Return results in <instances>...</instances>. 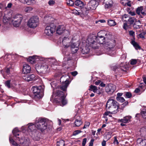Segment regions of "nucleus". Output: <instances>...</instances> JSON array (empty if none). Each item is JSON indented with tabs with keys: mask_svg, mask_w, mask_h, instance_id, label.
Instances as JSON below:
<instances>
[{
	"mask_svg": "<svg viewBox=\"0 0 146 146\" xmlns=\"http://www.w3.org/2000/svg\"><path fill=\"white\" fill-rule=\"evenodd\" d=\"M146 33L145 32H143L139 35V36L141 38H144V35H145Z\"/></svg>",
	"mask_w": 146,
	"mask_h": 146,
	"instance_id": "6e6d98bb",
	"label": "nucleus"
},
{
	"mask_svg": "<svg viewBox=\"0 0 146 146\" xmlns=\"http://www.w3.org/2000/svg\"><path fill=\"white\" fill-rule=\"evenodd\" d=\"M129 34L130 35L132 36L133 38H135V32L132 31H129Z\"/></svg>",
	"mask_w": 146,
	"mask_h": 146,
	"instance_id": "864d4df0",
	"label": "nucleus"
},
{
	"mask_svg": "<svg viewBox=\"0 0 146 146\" xmlns=\"http://www.w3.org/2000/svg\"><path fill=\"white\" fill-rule=\"evenodd\" d=\"M126 5L128 6L131 7V1H130L127 0Z\"/></svg>",
	"mask_w": 146,
	"mask_h": 146,
	"instance_id": "338daca9",
	"label": "nucleus"
},
{
	"mask_svg": "<svg viewBox=\"0 0 146 146\" xmlns=\"http://www.w3.org/2000/svg\"><path fill=\"white\" fill-rule=\"evenodd\" d=\"M126 97L127 98H129L132 95L131 93L129 92H126L125 94Z\"/></svg>",
	"mask_w": 146,
	"mask_h": 146,
	"instance_id": "13d9d810",
	"label": "nucleus"
},
{
	"mask_svg": "<svg viewBox=\"0 0 146 146\" xmlns=\"http://www.w3.org/2000/svg\"><path fill=\"white\" fill-rule=\"evenodd\" d=\"M39 19L37 16H33L28 20L27 25L30 28L34 29L39 25Z\"/></svg>",
	"mask_w": 146,
	"mask_h": 146,
	"instance_id": "20e7f679",
	"label": "nucleus"
},
{
	"mask_svg": "<svg viewBox=\"0 0 146 146\" xmlns=\"http://www.w3.org/2000/svg\"><path fill=\"white\" fill-rule=\"evenodd\" d=\"M23 17L22 15L20 14L16 15L12 18V22L14 26L17 27L19 26Z\"/></svg>",
	"mask_w": 146,
	"mask_h": 146,
	"instance_id": "0eeeda50",
	"label": "nucleus"
},
{
	"mask_svg": "<svg viewBox=\"0 0 146 146\" xmlns=\"http://www.w3.org/2000/svg\"><path fill=\"white\" fill-rule=\"evenodd\" d=\"M94 140L93 139H92L91 140L89 143V146H93Z\"/></svg>",
	"mask_w": 146,
	"mask_h": 146,
	"instance_id": "69168bd1",
	"label": "nucleus"
},
{
	"mask_svg": "<svg viewBox=\"0 0 146 146\" xmlns=\"http://www.w3.org/2000/svg\"><path fill=\"white\" fill-rule=\"evenodd\" d=\"M70 40L67 36H65L63 38L62 43L64 48H68V47L70 45Z\"/></svg>",
	"mask_w": 146,
	"mask_h": 146,
	"instance_id": "f3484780",
	"label": "nucleus"
},
{
	"mask_svg": "<svg viewBox=\"0 0 146 146\" xmlns=\"http://www.w3.org/2000/svg\"><path fill=\"white\" fill-rule=\"evenodd\" d=\"M137 144L138 146H146V139L139 138L137 139Z\"/></svg>",
	"mask_w": 146,
	"mask_h": 146,
	"instance_id": "aec40b11",
	"label": "nucleus"
},
{
	"mask_svg": "<svg viewBox=\"0 0 146 146\" xmlns=\"http://www.w3.org/2000/svg\"><path fill=\"white\" fill-rule=\"evenodd\" d=\"M90 51L89 49L87 47L83 48L82 50V53L83 54H85L88 53Z\"/></svg>",
	"mask_w": 146,
	"mask_h": 146,
	"instance_id": "c9c22d12",
	"label": "nucleus"
},
{
	"mask_svg": "<svg viewBox=\"0 0 146 146\" xmlns=\"http://www.w3.org/2000/svg\"><path fill=\"white\" fill-rule=\"evenodd\" d=\"M109 53L110 54V55H111V56H113L114 55L115 52L114 51H111V50H110Z\"/></svg>",
	"mask_w": 146,
	"mask_h": 146,
	"instance_id": "774afa93",
	"label": "nucleus"
},
{
	"mask_svg": "<svg viewBox=\"0 0 146 146\" xmlns=\"http://www.w3.org/2000/svg\"><path fill=\"white\" fill-rule=\"evenodd\" d=\"M142 117L144 118H146V109L144 110L141 112Z\"/></svg>",
	"mask_w": 146,
	"mask_h": 146,
	"instance_id": "8fccbe9b",
	"label": "nucleus"
},
{
	"mask_svg": "<svg viewBox=\"0 0 146 146\" xmlns=\"http://www.w3.org/2000/svg\"><path fill=\"white\" fill-rule=\"evenodd\" d=\"M72 58L69 56L65 57L64 58V61L62 62V66H64L67 64L68 61L71 60Z\"/></svg>",
	"mask_w": 146,
	"mask_h": 146,
	"instance_id": "bb28decb",
	"label": "nucleus"
},
{
	"mask_svg": "<svg viewBox=\"0 0 146 146\" xmlns=\"http://www.w3.org/2000/svg\"><path fill=\"white\" fill-rule=\"evenodd\" d=\"M108 24L110 26H114L116 25L115 21L112 19H108Z\"/></svg>",
	"mask_w": 146,
	"mask_h": 146,
	"instance_id": "f704fd0d",
	"label": "nucleus"
},
{
	"mask_svg": "<svg viewBox=\"0 0 146 146\" xmlns=\"http://www.w3.org/2000/svg\"><path fill=\"white\" fill-rule=\"evenodd\" d=\"M29 124V125L28 127L29 131L35 132V131H36V130L35 129V127H36V123L34 125L33 123H30Z\"/></svg>",
	"mask_w": 146,
	"mask_h": 146,
	"instance_id": "5701e85b",
	"label": "nucleus"
},
{
	"mask_svg": "<svg viewBox=\"0 0 146 146\" xmlns=\"http://www.w3.org/2000/svg\"><path fill=\"white\" fill-rule=\"evenodd\" d=\"M36 56H30L27 59V61L31 63L32 64H33L35 63L36 61Z\"/></svg>",
	"mask_w": 146,
	"mask_h": 146,
	"instance_id": "c756f323",
	"label": "nucleus"
},
{
	"mask_svg": "<svg viewBox=\"0 0 146 146\" xmlns=\"http://www.w3.org/2000/svg\"><path fill=\"white\" fill-rule=\"evenodd\" d=\"M140 23L139 20H138V21H135L133 25V27L136 29L139 28L140 27Z\"/></svg>",
	"mask_w": 146,
	"mask_h": 146,
	"instance_id": "58836bf2",
	"label": "nucleus"
},
{
	"mask_svg": "<svg viewBox=\"0 0 146 146\" xmlns=\"http://www.w3.org/2000/svg\"><path fill=\"white\" fill-rule=\"evenodd\" d=\"M68 78L65 79L64 81V83H63L60 86V89L64 91H66L67 88L69 84V81L67 80Z\"/></svg>",
	"mask_w": 146,
	"mask_h": 146,
	"instance_id": "412c9836",
	"label": "nucleus"
},
{
	"mask_svg": "<svg viewBox=\"0 0 146 146\" xmlns=\"http://www.w3.org/2000/svg\"><path fill=\"white\" fill-rule=\"evenodd\" d=\"M105 90L107 93H113L115 90V86L112 84H110L106 86Z\"/></svg>",
	"mask_w": 146,
	"mask_h": 146,
	"instance_id": "2eb2a0df",
	"label": "nucleus"
},
{
	"mask_svg": "<svg viewBox=\"0 0 146 146\" xmlns=\"http://www.w3.org/2000/svg\"><path fill=\"white\" fill-rule=\"evenodd\" d=\"M96 36L90 35L88 37L86 41V43L88 46L91 47L93 48H96L95 45H96Z\"/></svg>",
	"mask_w": 146,
	"mask_h": 146,
	"instance_id": "1a4fd4ad",
	"label": "nucleus"
},
{
	"mask_svg": "<svg viewBox=\"0 0 146 146\" xmlns=\"http://www.w3.org/2000/svg\"><path fill=\"white\" fill-rule=\"evenodd\" d=\"M46 119L42 118H37L36 122V128L41 131H44L47 128V123Z\"/></svg>",
	"mask_w": 146,
	"mask_h": 146,
	"instance_id": "f03ea898",
	"label": "nucleus"
},
{
	"mask_svg": "<svg viewBox=\"0 0 146 146\" xmlns=\"http://www.w3.org/2000/svg\"><path fill=\"white\" fill-rule=\"evenodd\" d=\"M20 1L24 3H27L28 5L33 4L35 3L34 0H19Z\"/></svg>",
	"mask_w": 146,
	"mask_h": 146,
	"instance_id": "c85d7f7f",
	"label": "nucleus"
},
{
	"mask_svg": "<svg viewBox=\"0 0 146 146\" xmlns=\"http://www.w3.org/2000/svg\"><path fill=\"white\" fill-rule=\"evenodd\" d=\"M76 46V47H75V48H73V47L72 46V48H71V50L73 53H76L79 49L78 45H77Z\"/></svg>",
	"mask_w": 146,
	"mask_h": 146,
	"instance_id": "ea45409f",
	"label": "nucleus"
},
{
	"mask_svg": "<svg viewBox=\"0 0 146 146\" xmlns=\"http://www.w3.org/2000/svg\"><path fill=\"white\" fill-rule=\"evenodd\" d=\"M98 5V3L95 0H91L88 3L87 9L88 10L95 9Z\"/></svg>",
	"mask_w": 146,
	"mask_h": 146,
	"instance_id": "9b49d317",
	"label": "nucleus"
},
{
	"mask_svg": "<svg viewBox=\"0 0 146 146\" xmlns=\"http://www.w3.org/2000/svg\"><path fill=\"white\" fill-rule=\"evenodd\" d=\"M116 99L118 101L121 102H123L125 101L124 99L122 97H117L116 98Z\"/></svg>",
	"mask_w": 146,
	"mask_h": 146,
	"instance_id": "de8ad7c7",
	"label": "nucleus"
},
{
	"mask_svg": "<svg viewBox=\"0 0 146 146\" xmlns=\"http://www.w3.org/2000/svg\"><path fill=\"white\" fill-rule=\"evenodd\" d=\"M54 96L55 97L58 96L60 98L59 100H57V101L58 102H60L61 103L60 105L63 106L67 104V101L65 99V97L63 92L57 90L54 94H53L52 96Z\"/></svg>",
	"mask_w": 146,
	"mask_h": 146,
	"instance_id": "7ed1b4c3",
	"label": "nucleus"
},
{
	"mask_svg": "<svg viewBox=\"0 0 146 146\" xmlns=\"http://www.w3.org/2000/svg\"><path fill=\"white\" fill-rule=\"evenodd\" d=\"M9 18H8L7 16V15H5L3 18V23L5 24L6 23H7L9 21Z\"/></svg>",
	"mask_w": 146,
	"mask_h": 146,
	"instance_id": "37998d69",
	"label": "nucleus"
},
{
	"mask_svg": "<svg viewBox=\"0 0 146 146\" xmlns=\"http://www.w3.org/2000/svg\"><path fill=\"white\" fill-rule=\"evenodd\" d=\"M89 90L93 91L94 93L97 92L98 89L97 87L95 86L91 85L89 87Z\"/></svg>",
	"mask_w": 146,
	"mask_h": 146,
	"instance_id": "2f4dec72",
	"label": "nucleus"
},
{
	"mask_svg": "<svg viewBox=\"0 0 146 146\" xmlns=\"http://www.w3.org/2000/svg\"><path fill=\"white\" fill-rule=\"evenodd\" d=\"M19 143L23 146H29L30 144L29 139L23 138L19 140Z\"/></svg>",
	"mask_w": 146,
	"mask_h": 146,
	"instance_id": "4468645a",
	"label": "nucleus"
},
{
	"mask_svg": "<svg viewBox=\"0 0 146 146\" xmlns=\"http://www.w3.org/2000/svg\"><path fill=\"white\" fill-rule=\"evenodd\" d=\"M81 131L80 130H76L73 133V135H76L79 133H81Z\"/></svg>",
	"mask_w": 146,
	"mask_h": 146,
	"instance_id": "052dcab7",
	"label": "nucleus"
},
{
	"mask_svg": "<svg viewBox=\"0 0 146 146\" xmlns=\"http://www.w3.org/2000/svg\"><path fill=\"white\" fill-rule=\"evenodd\" d=\"M74 3L72 0H67V4L70 6H72L74 5Z\"/></svg>",
	"mask_w": 146,
	"mask_h": 146,
	"instance_id": "c03bdc74",
	"label": "nucleus"
},
{
	"mask_svg": "<svg viewBox=\"0 0 146 146\" xmlns=\"http://www.w3.org/2000/svg\"><path fill=\"white\" fill-rule=\"evenodd\" d=\"M112 36L111 35V37L110 38L106 40L105 44L106 46L108 47L109 49L113 48L115 45V40L111 39Z\"/></svg>",
	"mask_w": 146,
	"mask_h": 146,
	"instance_id": "f8f14e48",
	"label": "nucleus"
},
{
	"mask_svg": "<svg viewBox=\"0 0 146 146\" xmlns=\"http://www.w3.org/2000/svg\"><path fill=\"white\" fill-rule=\"evenodd\" d=\"M90 125V123L88 121H86L85 122L84 125L83 127V129L86 128L88 127Z\"/></svg>",
	"mask_w": 146,
	"mask_h": 146,
	"instance_id": "5fc2aeb1",
	"label": "nucleus"
},
{
	"mask_svg": "<svg viewBox=\"0 0 146 146\" xmlns=\"http://www.w3.org/2000/svg\"><path fill=\"white\" fill-rule=\"evenodd\" d=\"M69 77L68 76L66 75H64L62 76L60 79V80L61 82H62L63 83H64V81H65V80L67 78H68L67 80H68Z\"/></svg>",
	"mask_w": 146,
	"mask_h": 146,
	"instance_id": "4c0bfd02",
	"label": "nucleus"
},
{
	"mask_svg": "<svg viewBox=\"0 0 146 146\" xmlns=\"http://www.w3.org/2000/svg\"><path fill=\"white\" fill-rule=\"evenodd\" d=\"M74 4L78 7L82 8L84 6V3L81 1L76 0L74 2Z\"/></svg>",
	"mask_w": 146,
	"mask_h": 146,
	"instance_id": "a878e982",
	"label": "nucleus"
},
{
	"mask_svg": "<svg viewBox=\"0 0 146 146\" xmlns=\"http://www.w3.org/2000/svg\"><path fill=\"white\" fill-rule=\"evenodd\" d=\"M106 3L105 7L106 8H110L112 5L113 2L112 0H105Z\"/></svg>",
	"mask_w": 146,
	"mask_h": 146,
	"instance_id": "393cba45",
	"label": "nucleus"
},
{
	"mask_svg": "<svg viewBox=\"0 0 146 146\" xmlns=\"http://www.w3.org/2000/svg\"><path fill=\"white\" fill-rule=\"evenodd\" d=\"M20 84L17 85L15 84V85L12 86V88L16 92H18L20 90Z\"/></svg>",
	"mask_w": 146,
	"mask_h": 146,
	"instance_id": "72a5a7b5",
	"label": "nucleus"
},
{
	"mask_svg": "<svg viewBox=\"0 0 146 146\" xmlns=\"http://www.w3.org/2000/svg\"><path fill=\"white\" fill-rule=\"evenodd\" d=\"M22 78L24 80L27 82L36 80L35 76L34 74H27L23 76Z\"/></svg>",
	"mask_w": 146,
	"mask_h": 146,
	"instance_id": "dca6fc26",
	"label": "nucleus"
},
{
	"mask_svg": "<svg viewBox=\"0 0 146 146\" xmlns=\"http://www.w3.org/2000/svg\"><path fill=\"white\" fill-rule=\"evenodd\" d=\"M19 132V130L18 128H15L13 131L12 132L14 135L16 137H17V134H15V133H17Z\"/></svg>",
	"mask_w": 146,
	"mask_h": 146,
	"instance_id": "09e8293b",
	"label": "nucleus"
},
{
	"mask_svg": "<svg viewBox=\"0 0 146 146\" xmlns=\"http://www.w3.org/2000/svg\"><path fill=\"white\" fill-rule=\"evenodd\" d=\"M137 60L136 59H133L131 60L130 64L131 65H133L136 64L137 63Z\"/></svg>",
	"mask_w": 146,
	"mask_h": 146,
	"instance_id": "4d7b16f0",
	"label": "nucleus"
},
{
	"mask_svg": "<svg viewBox=\"0 0 146 146\" xmlns=\"http://www.w3.org/2000/svg\"><path fill=\"white\" fill-rule=\"evenodd\" d=\"M131 117L130 116H127L124 117L123 119H119L120 122L124 123H127L130 121Z\"/></svg>",
	"mask_w": 146,
	"mask_h": 146,
	"instance_id": "b1692460",
	"label": "nucleus"
},
{
	"mask_svg": "<svg viewBox=\"0 0 146 146\" xmlns=\"http://www.w3.org/2000/svg\"><path fill=\"white\" fill-rule=\"evenodd\" d=\"M65 27L63 25H59L57 27L56 29V33L60 35L65 32V33L67 34V35H69L70 33L68 31H65Z\"/></svg>",
	"mask_w": 146,
	"mask_h": 146,
	"instance_id": "ddd939ff",
	"label": "nucleus"
},
{
	"mask_svg": "<svg viewBox=\"0 0 146 146\" xmlns=\"http://www.w3.org/2000/svg\"><path fill=\"white\" fill-rule=\"evenodd\" d=\"M48 3L50 5H52L55 3V1L53 0H50L49 1Z\"/></svg>",
	"mask_w": 146,
	"mask_h": 146,
	"instance_id": "0e129e2a",
	"label": "nucleus"
},
{
	"mask_svg": "<svg viewBox=\"0 0 146 146\" xmlns=\"http://www.w3.org/2000/svg\"><path fill=\"white\" fill-rule=\"evenodd\" d=\"M9 141L10 143L14 146H21L15 142L13 139L10 137L9 138Z\"/></svg>",
	"mask_w": 146,
	"mask_h": 146,
	"instance_id": "a19ab883",
	"label": "nucleus"
},
{
	"mask_svg": "<svg viewBox=\"0 0 146 146\" xmlns=\"http://www.w3.org/2000/svg\"><path fill=\"white\" fill-rule=\"evenodd\" d=\"M31 71V67L28 64L25 63L23 64L22 71V72L23 73H29Z\"/></svg>",
	"mask_w": 146,
	"mask_h": 146,
	"instance_id": "a211bd4d",
	"label": "nucleus"
},
{
	"mask_svg": "<svg viewBox=\"0 0 146 146\" xmlns=\"http://www.w3.org/2000/svg\"><path fill=\"white\" fill-rule=\"evenodd\" d=\"M38 71L43 74H45L49 72L50 68L46 63L39 64L37 67Z\"/></svg>",
	"mask_w": 146,
	"mask_h": 146,
	"instance_id": "9d476101",
	"label": "nucleus"
},
{
	"mask_svg": "<svg viewBox=\"0 0 146 146\" xmlns=\"http://www.w3.org/2000/svg\"><path fill=\"white\" fill-rule=\"evenodd\" d=\"M114 141L113 142V143L114 144H116L117 145H118L119 143L117 139V137L116 136H115L114 137Z\"/></svg>",
	"mask_w": 146,
	"mask_h": 146,
	"instance_id": "bf43d9fd",
	"label": "nucleus"
},
{
	"mask_svg": "<svg viewBox=\"0 0 146 146\" xmlns=\"http://www.w3.org/2000/svg\"><path fill=\"white\" fill-rule=\"evenodd\" d=\"M33 8L30 7H28L25 8L24 11L27 13H29L32 11Z\"/></svg>",
	"mask_w": 146,
	"mask_h": 146,
	"instance_id": "a18cd8bd",
	"label": "nucleus"
},
{
	"mask_svg": "<svg viewBox=\"0 0 146 146\" xmlns=\"http://www.w3.org/2000/svg\"><path fill=\"white\" fill-rule=\"evenodd\" d=\"M33 88L34 98L35 99H39L42 97V93L41 91L42 87L41 86H33Z\"/></svg>",
	"mask_w": 146,
	"mask_h": 146,
	"instance_id": "423d86ee",
	"label": "nucleus"
},
{
	"mask_svg": "<svg viewBox=\"0 0 146 146\" xmlns=\"http://www.w3.org/2000/svg\"><path fill=\"white\" fill-rule=\"evenodd\" d=\"M65 145L64 141L62 140L58 141L57 143V146H64Z\"/></svg>",
	"mask_w": 146,
	"mask_h": 146,
	"instance_id": "79ce46f5",
	"label": "nucleus"
},
{
	"mask_svg": "<svg viewBox=\"0 0 146 146\" xmlns=\"http://www.w3.org/2000/svg\"><path fill=\"white\" fill-rule=\"evenodd\" d=\"M10 83V81L8 80L5 82V84L6 86H7L8 88H9L11 87Z\"/></svg>",
	"mask_w": 146,
	"mask_h": 146,
	"instance_id": "603ef678",
	"label": "nucleus"
},
{
	"mask_svg": "<svg viewBox=\"0 0 146 146\" xmlns=\"http://www.w3.org/2000/svg\"><path fill=\"white\" fill-rule=\"evenodd\" d=\"M44 21L45 23L49 25L51 23H53V18L51 17L46 16L44 18Z\"/></svg>",
	"mask_w": 146,
	"mask_h": 146,
	"instance_id": "4be33fe9",
	"label": "nucleus"
},
{
	"mask_svg": "<svg viewBox=\"0 0 146 146\" xmlns=\"http://www.w3.org/2000/svg\"><path fill=\"white\" fill-rule=\"evenodd\" d=\"M111 37V35L108 33L105 34V36L101 35L96 36V43H98L100 44H105L106 40L110 38Z\"/></svg>",
	"mask_w": 146,
	"mask_h": 146,
	"instance_id": "6e6552de",
	"label": "nucleus"
},
{
	"mask_svg": "<svg viewBox=\"0 0 146 146\" xmlns=\"http://www.w3.org/2000/svg\"><path fill=\"white\" fill-rule=\"evenodd\" d=\"M14 66V64H12L10 66H9V67L6 68V72L8 74H10L11 72L13 71Z\"/></svg>",
	"mask_w": 146,
	"mask_h": 146,
	"instance_id": "cd10ccee",
	"label": "nucleus"
},
{
	"mask_svg": "<svg viewBox=\"0 0 146 146\" xmlns=\"http://www.w3.org/2000/svg\"><path fill=\"white\" fill-rule=\"evenodd\" d=\"M48 61L50 62V64L57 65L58 63L56 60L53 58H49L48 59Z\"/></svg>",
	"mask_w": 146,
	"mask_h": 146,
	"instance_id": "7c9ffc66",
	"label": "nucleus"
},
{
	"mask_svg": "<svg viewBox=\"0 0 146 146\" xmlns=\"http://www.w3.org/2000/svg\"><path fill=\"white\" fill-rule=\"evenodd\" d=\"M143 8L142 7H138L136 10V13L138 15H140L141 11L143 10Z\"/></svg>",
	"mask_w": 146,
	"mask_h": 146,
	"instance_id": "49530a36",
	"label": "nucleus"
},
{
	"mask_svg": "<svg viewBox=\"0 0 146 146\" xmlns=\"http://www.w3.org/2000/svg\"><path fill=\"white\" fill-rule=\"evenodd\" d=\"M70 44V45L71 47V48H72V46H73V48H75V47H76V46L77 45H78V46H79V42H77V43H74L72 44L71 43V44Z\"/></svg>",
	"mask_w": 146,
	"mask_h": 146,
	"instance_id": "3c124183",
	"label": "nucleus"
},
{
	"mask_svg": "<svg viewBox=\"0 0 146 146\" xmlns=\"http://www.w3.org/2000/svg\"><path fill=\"white\" fill-rule=\"evenodd\" d=\"M132 44L133 45L135 49L136 50L140 49H141V47L139 44L136 42L134 40H133L131 42Z\"/></svg>",
	"mask_w": 146,
	"mask_h": 146,
	"instance_id": "473e14b6",
	"label": "nucleus"
},
{
	"mask_svg": "<svg viewBox=\"0 0 146 146\" xmlns=\"http://www.w3.org/2000/svg\"><path fill=\"white\" fill-rule=\"evenodd\" d=\"M86 141L87 139L86 138H85L83 139L82 144V146H85V145L86 143Z\"/></svg>",
	"mask_w": 146,
	"mask_h": 146,
	"instance_id": "e2e57ef3",
	"label": "nucleus"
},
{
	"mask_svg": "<svg viewBox=\"0 0 146 146\" xmlns=\"http://www.w3.org/2000/svg\"><path fill=\"white\" fill-rule=\"evenodd\" d=\"M127 1V0H121V3L123 5L125 6L126 5V3Z\"/></svg>",
	"mask_w": 146,
	"mask_h": 146,
	"instance_id": "680f3d73",
	"label": "nucleus"
},
{
	"mask_svg": "<svg viewBox=\"0 0 146 146\" xmlns=\"http://www.w3.org/2000/svg\"><path fill=\"white\" fill-rule=\"evenodd\" d=\"M106 107L107 110L110 111L111 114H115L118 111V104L114 100L110 99L107 102Z\"/></svg>",
	"mask_w": 146,
	"mask_h": 146,
	"instance_id": "f257e3e1",
	"label": "nucleus"
},
{
	"mask_svg": "<svg viewBox=\"0 0 146 146\" xmlns=\"http://www.w3.org/2000/svg\"><path fill=\"white\" fill-rule=\"evenodd\" d=\"M56 26L53 23L47 25L44 30V33L48 36H52L56 31Z\"/></svg>",
	"mask_w": 146,
	"mask_h": 146,
	"instance_id": "39448f33",
	"label": "nucleus"
},
{
	"mask_svg": "<svg viewBox=\"0 0 146 146\" xmlns=\"http://www.w3.org/2000/svg\"><path fill=\"white\" fill-rule=\"evenodd\" d=\"M75 120L74 121V124L75 126L77 127L80 126L82 123V119L80 117L79 115H76L75 116Z\"/></svg>",
	"mask_w": 146,
	"mask_h": 146,
	"instance_id": "6ab92c4d",
	"label": "nucleus"
},
{
	"mask_svg": "<svg viewBox=\"0 0 146 146\" xmlns=\"http://www.w3.org/2000/svg\"><path fill=\"white\" fill-rule=\"evenodd\" d=\"M136 21V19L133 17H130L128 19L127 23L130 24H133Z\"/></svg>",
	"mask_w": 146,
	"mask_h": 146,
	"instance_id": "e433bc0d",
	"label": "nucleus"
}]
</instances>
